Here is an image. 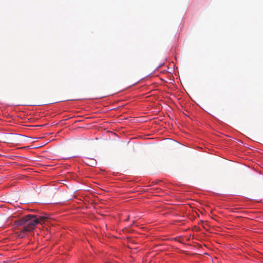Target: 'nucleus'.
Here are the masks:
<instances>
[{
  "instance_id": "obj_1",
  "label": "nucleus",
  "mask_w": 263,
  "mask_h": 263,
  "mask_svg": "<svg viewBox=\"0 0 263 263\" xmlns=\"http://www.w3.org/2000/svg\"><path fill=\"white\" fill-rule=\"evenodd\" d=\"M46 217L29 214L15 221V224L17 227V233L21 237H24L29 232L35 229L37 224L42 223Z\"/></svg>"
},
{
  "instance_id": "obj_2",
  "label": "nucleus",
  "mask_w": 263,
  "mask_h": 263,
  "mask_svg": "<svg viewBox=\"0 0 263 263\" xmlns=\"http://www.w3.org/2000/svg\"><path fill=\"white\" fill-rule=\"evenodd\" d=\"M18 136L11 133H7L1 137V140L6 143H15L18 142Z\"/></svg>"
},
{
  "instance_id": "obj_3",
  "label": "nucleus",
  "mask_w": 263,
  "mask_h": 263,
  "mask_svg": "<svg viewBox=\"0 0 263 263\" xmlns=\"http://www.w3.org/2000/svg\"><path fill=\"white\" fill-rule=\"evenodd\" d=\"M83 162L86 165L92 167L95 166L97 164V161L95 159L88 157L84 158L83 159Z\"/></svg>"
}]
</instances>
